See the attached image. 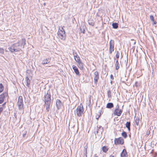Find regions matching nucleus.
<instances>
[{
	"label": "nucleus",
	"instance_id": "f8f14e48",
	"mask_svg": "<svg viewBox=\"0 0 157 157\" xmlns=\"http://www.w3.org/2000/svg\"><path fill=\"white\" fill-rule=\"evenodd\" d=\"M72 67L75 73L77 75H79V73L77 67L74 65H73Z\"/></svg>",
	"mask_w": 157,
	"mask_h": 157
},
{
	"label": "nucleus",
	"instance_id": "20e7f679",
	"mask_svg": "<svg viewBox=\"0 0 157 157\" xmlns=\"http://www.w3.org/2000/svg\"><path fill=\"white\" fill-rule=\"evenodd\" d=\"M17 104L19 109H22L23 107V99L22 96H19Z\"/></svg>",
	"mask_w": 157,
	"mask_h": 157
},
{
	"label": "nucleus",
	"instance_id": "4c0bfd02",
	"mask_svg": "<svg viewBox=\"0 0 157 157\" xmlns=\"http://www.w3.org/2000/svg\"><path fill=\"white\" fill-rule=\"evenodd\" d=\"M152 21L153 22V25L156 24V23H157L156 21Z\"/></svg>",
	"mask_w": 157,
	"mask_h": 157
},
{
	"label": "nucleus",
	"instance_id": "aec40b11",
	"mask_svg": "<svg viewBox=\"0 0 157 157\" xmlns=\"http://www.w3.org/2000/svg\"><path fill=\"white\" fill-rule=\"evenodd\" d=\"M130 122H127L125 124L126 127L127 128L129 131H130Z\"/></svg>",
	"mask_w": 157,
	"mask_h": 157
},
{
	"label": "nucleus",
	"instance_id": "423d86ee",
	"mask_svg": "<svg viewBox=\"0 0 157 157\" xmlns=\"http://www.w3.org/2000/svg\"><path fill=\"white\" fill-rule=\"evenodd\" d=\"M114 41L113 40H111L109 42V52L110 54H111L114 50Z\"/></svg>",
	"mask_w": 157,
	"mask_h": 157
},
{
	"label": "nucleus",
	"instance_id": "4468645a",
	"mask_svg": "<svg viewBox=\"0 0 157 157\" xmlns=\"http://www.w3.org/2000/svg\"><path fill=\"white\" fill-rule=\"evenodd\" d=\"M50 61L51 59L49 58H48L46 59H44V60H43L42 63L43 64H47L49 63L50 62Z\"/></svg>",
	"mask_w": 157,
	"mask_h": 157
},
{
	"label": "nucleus",
	"instance_id": "9b49d317",
	"mask_svg": "<svg viewBox=\"0 0 157 157\" xmlns=\"http://www.w3.org/2000/svg\"><path fill=\"white\" fill-rule=\"evenodd\" d=\"M73 54L75 57V59L77 63L80 61V58L78 56L76 52H73Z\"/></svg>",
	"mask_w": 157,
	"mask_h": 157
},
{
	"label": "nucleus",
	"instance_id": "a878e982",
	"mask_svg": "<svg viewBox=\"0 0 157 157\" xmlns=\"http://www.w3.org/2000/svg\"><path fill=\"white\" fill-rule=\"evenodd\" d=\"M122 136L124 138H126L127 137V133L124 132L123 131L121 133Z\"/></svg>",
	"mask_w": 157,
	"mask_h": 157
},
{
	"label": "nucleus",
	"instance_id": "ea45409f",
	"mask_svg": "<svg viewBox=\"0 0 157 157\" xmlns=\"http://www.w3.org/2000/svg\"><path fill=\"white\" fill-rule=\"evenodd\" d=\"M98 128H102V127L101 126H99V127L98 126Z\"/></svg>",
	"mask_w": 157,
	"mask_h": 157
},
{
	"label": "nucleus",
	"instance_id": "f03ea898",
	"mask_svg": "<svg viewBox=\"0 0 157 157\" xmlns=\"http://www.w3.org/2000/svg\"><path fill=\"white\" fill-rule=\"evenodd\" d=\"M58 37L62 40H65L66 39L65 32L62 27L59 28L57 33Z\"/></svg>",
	"mask_w": 157,
	"mask_h": 157
},
{
	"label": "nucleus",
	"instance_id": "f3484780",
	"mask_svg": "<svg viewBox=\"0 0 157 157\" xmlns=\"http://www.w3.org/2000/svg\"><path fill=\"white\" fill-rule=\"evenodd\" d=\"M113 104L112 103L109 102L107 104L106 107L108 109H111L113 107Z\"/></svg>",
	"mask_w": 157,
	"mask_h": 157
},
{
	"label": "nucleus",
	"instance_id": "c85d7f7f",
	"mask_svg": "<svg viewBox=\"0 0 157 157\" xmlns=\"http://www.w3.org/2000/svg\"><path fill=\"white\" fill-rule=\"evenodd\" d=\"M139 118L138 117H136V119L135 120V122L137 125H139Z\"/></svg>",
	"mask_w": 157,
	"mask_h": 157
},
{
	"label": "nucleus",
	"instance_id": "4be33fe9",
	"mask_svg": "<svg viewBox=\"0 0 157 157\" xmlns=\"http://www.w3.org/2000/svg\"><path fill=\"white\" fill-rule=\"evenodd\" d=\"M103 131V128H98V129H97V130L96 131V133L98 134L99 133V134H101L102 132Z\"/></svg>",
	"mask_w": 157,
	"mask_h": 157
},
{
	"label": "nucleus",
	"instance_id": "c756f323",
	"mask_svg": "<svg viewBox=\"0 0 157 157\" xmlns=\"http://www.w3.org/2000/svg\"><path fill=\"white\" fill-rule=\"evenodd\" d=\"M107 96L109 98L111 97V91L110 90H109L107 93Z\"/></svg>",
	"mask_w": 157,
	"mask_h": 157
},
{
	"label": "nucleus",
	"instance_id": "2eb2a0df",
	"mask_svg": "<svg viewBox=\"0 0 157 157\" xmlns=\"http://www.w3.org/2000/svg\"><path fill=\"white\" fill-rule=\"evenodd\" d=\"M78 63V66L79 68L81 70H83L84 69L83 64L81 61Z\"/></svg>",
	"mask_w": 157,
	"mask_h": 157
},
{
	"label": "nucleus",
	"instance_id": "ddd939ff",
	"mask_svg": "<svg viewBox=\"0 0 157 157\" xmlns=\"http://www.w3.org/2000/svg\"><path fill=\"white\" fill-rule=\"evenodd\" d=\"M121 157H127V155L126 152V150L125 149H124L123 150L121 154Z\"/></svg>",
	"mask_w": 157,
	"mask_h": 157
},
{
	"label": "nucleus",
	"instance_id": "b1692460",
	"mask_svg": "<svg viewBox=\"0 0 157 157\" xmlns=\"http://www.w3.org/2000/svg\"><path fill=\"white\" fill-rule=\"evenodd\" d=\"M112 26L113 28L116 29L118 27V24L116 22L113 23L112 24Z\"/></svg>",
	"mask_w": 157,
	"mask_h": 157
},
{
	"label": "nucleus",
	"instance_id": "c03bdc74",
	"mask_svg": "<svg viewBox=\"0 0 157 157\" xmlns=\"http://www.w3.org/2000/svg\"><path fill=\"white\" fill-rule=\"evenodd\" d=\"M94 157H98V156H94Z\"/></svg>",
	"mask_w": 157,
	"mask_h": 157
},
{
	"label": "nucleus",
	"instance_id": "bb28decb",
	"mask_svg": "<svg viewBox=\"0 0 157 157\" xmlns=\"http://www.w3.org/2000/svg\"><path fill=\"white\" fill-rule=\"evenodd\" d=\"M102 151L104 152H106L108 150V148L105 146H103L102 148Z\"/></svg>",
	"mask_w": 157,
	"mask_h": 157
},
{
	"label": "nucleus",
	"instance_id": "1a4fd4ad",
	"mask_svg": "<svg viewBox=\"0 0 157 157\" xmlns=\"http://www.w3.org/2000/svg\"><path fill=\"white\" fill-rule=\"evenodd\" d=\"M123 110L121 109H120L119 110H117V109H115L113 112V114L115 115H116L117 116H120L122 113Z\"/></svg>",
	"mask_w": 157,
	"mask_h": 157
},
{
	"label": "nucleus",
	"instance_id": "cd10ccee",
	"mask_svg": "<svg viewBox=\"0 0 157 157\" xmlns=\"http://www.w3.org/2000/svg\"><path fill=\"white\" fill-rule=\"evenodd\" d=\"M87 147H86V146H85L84 147V156L83 157H87Z\"/></svg>",
	"mask_w": 157,
	"mask_h": 157
},
{
	"label": "nucleus",
	"instance_id": "39448f33",
	"mask_svg": "<svg viewBox=\"0 0 157 157\" xmlns=\"http://www.w3.org/2000/svg\"><path fill=\"white\" fill-rule=\"evenodd\" d=\"M83 106H78L76 109V114L78 117H80L83 113Z\"/></svg>",
	"mask_w": 157,
	"mask_h": 157
},
{
	"label": "nucleus",
	"instance_id": "7c9ffc66",
	"mask_svg": "<svg viewBox=\"0 0 157 157\" xmlns=\"http://www.w3.org/2000/svg\"><path fill=\"white\" fill-rule=\"evenodd\" d=\"M3 88L4 87L2 84H0V93L3 91Z\"/></svg>",
	"mask_w": 157,
	"mask_h": 157
},
{
	"label": "nucleus",
	"instance_id": "6e6552de",
	"mask_svg": "<svg viewBox=\"0 0 157 157\" xmlns=\"http://www.w3.org/2000/svg\"><path fill=\"white\" fill-rule=\"evenodd\" d=\"M99 78V73L97 71L94 72V79L95 83H97Z\"/></svg>",
	"mask_w": 157,
	"mask_h": 157
},
{
	"label": "nucleus",
	"instance_id": "2f4dec72",
	"mask_svg": "<svg viewBox=\"0 0 157 157\" xmlns=\"http://www.w3.org/2000/svg\"><path fill=\"white\" fill-rule=\"evenodd\" d=\"M4 52V50L3 48H0V53L3 54Z\"/></svg>",
	"mask_w": 157,
	"mask_h": 157
},
{
	"label": "nucleus",
	"instance_id": "6ab92c4d",
	"mask_svg": "<svg viewBox=\"0 0 157 157\" xmlns=\"http://www.w3.org/2000/svg\"><path fill=\"white\" fill-rule=\"evenodd\" d=\"M5 97V95L3 94L0 95V104H1L3 102Z\"/></svg>",
	"mask_w": 157,
	"mask_h": 157
},
{
	"label": "nucleus",
	"instance_id": "a211bd4d",
	"mask_svg": "<svg viewBox=\"0 0 157 157\" xmlns=\"http://www.w3.org/2000/svg\"><path fill=\"white\" fill-rule=\"evenodd\" d=\"M25 79L26 82V86L28 87H29V85L30 84V81L29 78L28 77H26L25 78Z\"/></svg>",
	"mask_w": 157,
	"mask_h": 157
},
{
	"label": "nucleus",
	"instance_id": "7ed1b4c3",
	"mask_svg": "<svg viewBox=\"0 0 157 157\" xmlns=\"http://www.w3.org/2000/svg\"><path fill=\"white\" fill-rule=\"evenodd\" d=\"M51 97L50 92L48 90L44 96L45 103H50L51 101Z\"/></svg>",
	"mask_w": 157,
	"mask_h": 157
},
{
	"label": "nucleus",
	"instance_id": "473e14b6",
	"mask_svg": "<svg viewBox=\"0 0 157 157\" xmlns=\"http://www.w3.org/2000/svg\"><path fill=\"white\" fill-rule=\"evenodd\" d=\"M119 52L118 51L117 52V54L116 55V57L117 59H118L119 56Z\"/></svg>",
	"mask_w": 157,
	"mask_h": 157
},
{
	"label": "nucleus",
	"instance_id": "f257e3e1",
	"mask_svg": "<svg viewBox=\"0 0 157 157\" xmlns=\"http://www.w3.org/2000/svg\"><path fill=\"white\" fill-rule=\"evenodd\" d=\"M25 44V40L22 39L17 43L12 45L9 48V49L12 52H18L21 50L22 48H24Z\"/></svg>",
	"mask_w": 157,
	"mask_h": 157
},
{
	"label": "nucleus",
	"instance_id": "0eeeda50",
	"mask_svg": "<svg viewBox=\"0 0 157 157\" xmlns=\"http://www.w3.org/2000/svg\"><path fill=\"white\" fill-rule=\"evenodd\" d=\"M114 143L115 144H123L124 143V140L121 137H119L115 139Z\"/></svg>",
	"mask_w": 157,
	"mask_h": 157
},
{
	"label": "nucleus",
	"instance_id": "a19ab883",
	"mask_svg": "<svg viewBox=\"0 0 157 157\" xmlns=\"http://www.w3.org/2000/svg\"><path fill=\"white\" fill-rule=\"evenodd\" d=\"M109 157H114V156L113 155H110V156H109Z\"/></svg>",
	"mask_w": 157,
	"mask_h": 157
},
{
	"label": "nucleus",
	"instance_id": "c9c22d12",
	"mask_svg": "<svg viewBox=\"0 0 157 157\" xmlns=\"http://www.w3.org/2000/svg\"><path fill=\"white\" fill-rule=\"evenodd\" d=\"M3 110V108L2 107H0V114Z\"/></svg>",
	"mask_w": 157,
	"mask_h": 157
},
{
	"label": "nucleus",
	"instance_id": "e433bc0d",
	"mask_svg": "<svg viewBox=\"0 0 157 157\" xmlns=\"http://www.w3.org/2000/svg\"><path fill=\"white\" fill-rule=\"evenodd\" d=\"M110 78L112 79H113V77L112 75H110Z\"/></svg>",
	"mask_w": 157,
	"mask_h": 157
},
{
	"label": "nucleus",
	"instance_id": "9d476101",
	"mask_svg": "<svg viewBox=\"0 0 157 157\" xmlns=\"http://www.w3.org/2000/svg\"><path fill=\"white\" fill-rule=\"evenodd\" d=\"M56 105L58 109H59L62 106V104L61 102L59 99H57L56 100Z\"/></svg>",
	"mask_w": 157,
	"mask_h": 157
},
{
	"label": "nucleus",
	"instance_id": "412c9836",
	"mask_svg": "<svg viewBox=\"0 0 157 157\" xmlns=\"http://www.w3.org/2000/svg\"><path fill=\"white\" fill-rule=\"evenodd\" d=\"M88 24L89 25L91 26H94V22L93 20L90 19L88 20Z\"/></svg>",
	"mask_w": 157,
	"mask_h": 157
},
{
	"label": "nucleus",
	"instance_id": "58836bf2",
	"mask_svg": "<svg viewBox=\"0 0 157 157\" xmlns=\"http://www.w3.org/2000/svg\"><path fill=\"white\" fill-rule=\"evenodd\" d=\"M90 100H91V96H90V97L89 98V102L90 103Z\"/></svg>",
	"mask_w": 157,
	"mask_h": 157
},
{
	"label": "nucleus",
	"instance_id": "dca6fc26",
	"mask_svg": "<svg viewBox=\"0 0 157 157\" xmlns=\"http://www.w3.org/2000/svg\"><path fill=\"white\" fill-rule=\"evenodd\" d=\"M81 31L83 33H85V29H86V26L85 25H81L80 27Z\"/></svg>",
	"mask_w": 157,
	"mask_h": 157
},
{
	"label": "nucleus",
	"instance_id": "37998d69",
	"mask_svg": "<svg viewBox=\"0 0 157 157\" xmlns=\"http://www.w3.org/2000/svg\"><path fill=\"white\" fill-rule=\"evenodd\" d=\"M99 117H99H98V118H97V119H98V118Z\"/></svg>",
	"mask_w": 157,
	"mask_h": 157
},
{
	"label": "nucleus",
	"instance_id": "393cba45",
	"mask_svg": "<svg viewBox=\"0 0 157 157\" xmlns=\"http://www.w3.org/2000/svg\"><path fill=\"white\" fill-rule=\"evenodd\" d=\"M119 68V64L118 63V61L117 60L115 63V69L116 70H118Z\"/></svg>",
	"mask_w": 157,
	"mask_h": 157
},
{
	"label": "nucleus",
	"instance_id": "f704fd0d",
	"mask_svg": "<svg viewBox=\"0 0 157 157\" xmlns=\"http://www.w3.org/2000/svg\"><path fill=\"white\" fill-rule=\"evenodd\" d=\"M119 106L118 104H117V106L116 107V108L115 109H117V110H119L120 109H119Z\"/></svg>",
	"mask_w": 157,
	"mask_h": 157
},
{
	"label": "nucleus",
	"instance_id": "79ce46f5",
	"mask_svg": "<svg viewBox=\"0 0 157 157\" xmlns=\"http://www.w3.org/2000/svg\"><path fill=\"white\" fill-rule=\"evenodd\" d=\"M25 135V134H23V137H24Z\"/></svg>",
	"mask_w": 157,
	"mask_h": 157
},
{
	"label": "nucleus",
	"instance_id": "5701e85b",
	"mask_svg": "<svg viewBox=\"0 0 157 157\" xmlns=\"http://www.w3.org/2000/svg\"><path fill=\"white\" fill-rule=\"evenodd\" d=\"M45 104L46 108V110L48 112L50 109V103H45Z\"/></svg>",
	"mask_w": 157,
	"mask_h": 157
},
{
	"label": "nucleus",
	"instance_id": "72a5a7b5",
	"mask_svg": "<svg viewBox=\"0 0 157 157\" xmlns=\"http://www.w3.org/2000/svg\"><path fill=\"white\" fill-rule=\"evenodd\" d=\"M150 18L151 21H154V17L152 15L150 16Z\"/></svg>",
	"mask_w": 157,
	"mask_h": 157
}]
</instances>
